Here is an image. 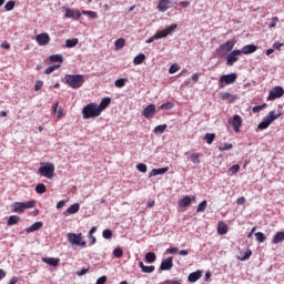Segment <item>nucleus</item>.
Wrapping results in <instances>:
<instances>
[{
  "instance_id": "obj_18",
  "label": "nucleus",
  "mask_w": 284,
  "mask_h": 284,
  "mask_svg": "<svg viewBox=\"0 0 284 284\" xmlns=\"http://www.w3.org/2000/svg\"><path fill=\"white\" fill-rule=\"evenodd\" d=\"M220 99H222V101H227V103H234V101L236 100V95L227 92H222L220 94Z\"/></svg>"
},
{
  "instance_id": "obj_34",
  "label": "nucleus",
  "mask_w": 284,
  "mask_h": 284,
  "mask_svg": "<svg viewBox=\"0 0 284 284\" xmlns=\"http://www.w3.org/2000/svg\"><path fill=\"white\" fill-rule=\"evenodd\" d=\"M115 50H122V48H125V39L124 38H119L115 40Z\"/></svg>"
},
{
  "instance_id": "obj_61",
  "label": "nucleus",
  "mask_w": 284,
  "mask_h": 284,
  "mask_svg": "<svg viewBox=\"0 0 284 284\" xmlns=\"http://www.w3.org/2000/svg\"><path fill=\"white\" fill-rule=\"evenodd\" d=\"M90 268H82L81 271L77 272V276H84V274H88Z\"/></svg>"
},
{
  "instance_id": "obj_33",
  "label": "nucleus",
  "mask_w": 284,
  "mask_h": 284,
  "mask_svg": "<svg viewBox=\"0 0 284 284\" xmlns=\"http://www.w3.org/2000/svg\"><path fill=\"white\" fill-rule=\"evenodd\" d=\"M49 61H51V63H62L63 62V55L52 54V55L49 57Z\"/></svg>"
},
{
  "instance_id": "obj_55",
  "label": "nucleus",
  "mask_w": 284,
  "mask_h": 284,
  "mask_svg": "<svg viewBox=\"0 0 284 284\" xmlns=\"http://www.w3.org/2000/svg\"><path fill=\"white\" fill-rule=\"evenodd\" d=\"M82 14H88L91 19H98L99 14L94 11H82Z\"/></svg>"
},
{
  "instance_id": "obj_36",
  "label": "nucleus",
  "mask_w": 284,
  "mask_h": 284,
  "mask_svg": "<svg viewBox=\"0 0 284 284\" xmlns=\"http://www.w3.org/2000/svg\"><path fill=\"white\" fill-rule=\"evenodd\" d=\"M270 125H272V122L268 121L267 118H265L258 125V130H267V128H270Z\"/></svg>"
},
{
  "instance_id": "obj_5",
  "label": "nucleus",
  "mask_w": 284,
  "mask_h": 284,
  "mask_svg": "<svg viewBox=\"0 0 284 284\" xmlns=\"http://www.w3.org/2000/svg\"><path fill=\"white\" fill-rule=\"evenodd\" d=\"M235 44L236 42L234 40H229L221 44L219 49H216L217 57H221V59H223V57H227V53L234 50Z\"/></svg>"
},
{
  "instance_id": "obj_53",
  "label": "nucleus",
  "mask_w": 284,
  "mask_h": 284,
  "mask_svg": "<svg viewBox=\"0 0 284 284\" xmlns=\"http://www.w3.org/2000/svg\"><path fill=\"white\" fill-rule=\"evenodd\" d=\"M136 170H139V172H142L143 174H145V172H148V165L140 163L136 165Z\"/></svg>"
},
{
  "instance_id": "obj_29",
  "label": "nucleus",
  "mask_w": 284,
  "mask_h": 284,
  "mask_svg": "<svg viewBox=\"0 0 284 284\" xmlns=\"http://www.w3.org/2000/svg\"><path fill=\"white\" fill-rule=\"evenodd\" d=\"M79 45V39L78 38H72L65 40V48H77Z\"/></svg>"
},
{
  "instance_id": "obj_63",
  "label": "nucleus",
  "mask_w": 284,
  "mask_h": 284,
  "mask_svg": "<svg viewBox=\"0 0 284 284\" xmlns=\"http://www.w3.org/2000/svg\"><path fill=\"white\" fill-rule=\"evenodd\" d=\"M67 201L62 200L60 202L57 203V210H61V207H63L65 205Z\"/></svg>"
},
{
  "instance_id": "obj_28",
  "label": "nucleus",
  "mask_w": 284,
  "mask_h": 284,
  "mask_svg": "<svg viewBox=\"0 0 284 284\" xmlns=\"http://www.w3.org/2000/svg\"><path fill=\"white\" fill-rule=\"evenodd\" d=\"M168 168H161V169H153L150 173H149V178L152 176H158V174H165V172H168Z\"/></svg>"
},
{
  "instance_id": "obj_4",
  "label": "nucleus",
  "mask_w": 284,
  "mask_h": 284,
  "mask_svg": "<svg viewBox=\"0 0 284 284\" xmlns=\"http://www.w3.org/2000/svg\"><path fill=\"white\" fill-rule=\"evenodd\" d=\"M67 239L71 245H78V247H87L88 242L83 240V234L82 233H69L67 235Z\"/></svg>"
},
{
  "instance_id": "obj_39",
  "label": "nucleus",
  "mask_w": 284,
  "mask_h": 284,
  "mask_svg": "<svg viewBox=\"0 0 284 284\" xmlns=\"http://www.w3.org/2000/svg\"><path fill=\"white\" fill-rule=\"evenodd\" d=\"M165 130H168V124H161L154 128L153 132L155 134H163V132H165Z\"/></svg>"
},
{
  "instance_id": "obj_50",
  "label": "nucleus",
  "mask_w": 284,
  "mask_h": 284,
  "mask_svg": "<svg viewBox=\"0 0 284 284\" xmlns=\"http://www.w3.org/2000/svg\"><path fill=\"white\" fill-rule=\"evenodd\" d=\"M232 148H234V145H232V143H225V144H222L221 146H219V150L220 152H225L227 150H232Z\"/></svg>"
},
{
  "instance_id": "obj_62",
  "label": "nucleus",
  "mask_w": 284,
  "mask_h": 284,
  "mask_svg": "<svg viewBox=\"0 0 284 284\" xmlns=\"http://www.w3.org/2000/svg\"><path fill=\"white\" fill-rule=\"evenodd\" d=\"M168 254H176L179 252V247H170L166 250Z\"/></svg>"
},
{
  "instance_id": "obj_11",
  "label": "nucleus",
  "mask_w": 284,
  "mask_h": 284,
  "mask_svg": "<svg viewBox=\"0 0 284 284\" xmlns=\"http://www.w3.org/2000/svg\"><path fill=\"white\" fill-rule=\"evenodd\" d=\"M144 119H153L154 114H156V105L154 104H149L144 108L142 112Z\"/></svg>"
},
{
  "instance_id": "obj_8",
  "label": "nucleus",
  "mask_w": 284,
  "mask_h": 284,
  "mask_svg": "<svg viewBox=\"0 0 284 284\" xmlns=\"http://www.w3.org/2000/svg\"><path fill=\"white\" fill-rule=\"evenodd\" d=\"M283 94H284L283 87H275L270 91L267 101H275V99H281Z\"/></svg>"
},
{
  "instance_id": "obj_6",
  "label": "nucleus",
  "mask_w": 284,
  "mask_h": 284,
  "mask_svg": "<svg viewBox=\"0 0 284 284\" xmlns=\"http://www.w3.org/2000/svg\"><path fill=\"white\" fill-rule=\"evenodd\" d=\"M38 172L41 176L45 179H54V164L47 163L44 166H40Z\"/></svg>"
},
{
  "instance_id": "obj_52",
  "label": "nucleus",
  "mask_w": 284,
  "mask_h": 284,
  "mask_svg": "<svg viewBox=\"0 0 284 284\" xmlns=\"http://www.w3.org/2000/svg\"><path fill=\"white\" fill-rule=\"evenodd\" d=\"M102 236H103V239H106V240L112 239V230H110V229L104 230L102 232Z\"/></svg>"
},
{
  "instance_id": "obj_7",
  "label": "nucleus",
  "mask_w": 284,
  "mask_h": 284,
  "mask_svg": "<svg viewBox=\"0 0 284 284\" xmlns=\"http://www.w3.org/2000/svg\"><path fill=\"white\" fill-rule=\"evenodd\" d=\"M236 73L222 75L219 80V88L223 89L225 85H232V83L236 82Z\"/></svg>"
},
{
  "instance_id": "obj_64",
  "label": "nucleus",
  "mask_w": 284,
  "mask_h": 284,
  "mask_svg": "<svg viewBox=\"0 0 284 284\" xmlns=\"http://www.w3.org/2000/svg\"><path fill=\"white\" fill-rule=\"evenodd\" d=\"M237 205H245V197L241 196L236 200Z\"/></svg>"
},
{
  "instance_id": "obj_56",
  "label": "nucleus",
  "mask_w": 284,
  "mask_h": 284,
  "mask_svg": "<svg viewBox=\"0 0 284 284\" xmlns=\"http://www.w3.org/2000/svg\"><path fill=\"white\" fill-rule=\"evenodd\" d=\"M277 23H278V17H273L271 19V23L268 24V28H276Z\"/></svg>"
},
{
  "instance_id": "obj_3",
  "label": "nucleus",
  "mask_w": 284,
  "mask_h": 284,
  "mask_svg": "<svg viewBox=\"0 0 284 284\" xmlns=\"http://www.w3.org/2000/svg\"><path fill=\"white\" fill-rule=\"evenodd\" d=\"M178 26L176 24H171L170 27L165 28L162 31L156 32L154 36L145 40V43H153L156 41V39H165V37H169V34H172L174 30H176Z\"/></svg>"
},
{
  "instance_id": "obj_23",
  "label": "nucleus",
  "mask_w": 284,
  "mask_h": 284,
  "mask_svg": "<svg viewBox=\"0 0 284 284\" xmlns=\"http://www.w3.org/2000/svg\"><path fill=\"white\" fill-rule=\"evenodd\" d=\"M252 256V250L247 248L246 251H240L237 256L239 261H247Z\"/></svg>"
},
{
  "instance_id": "obj_21",
  "label": "nucleus",
  "mask_w": 284,
  "mask_h": 284,
  "mask_svg": "<svg viewBox=\"0 0 284 284\" xmlns=\"http://www.w3.org/2000/svg\"><path fill=\"white\" fill-rule=\"evenodd\" d=\"M110 103H112L111 98H103L100 102V105H98V110H100V112H103V110H105V108H108Z\"/></svg>"
},
{
  "instance_id": "obj_13",
  "label": "nucleus",
  "mask_w": 284,
  "mask_h": 284,
  "mask_svg": "<svg viewBox=\"0 0 284 284\" xmlns=\"http://www.w3.org/2000/svg\"><path fill=\"white\" fill-rule=\"evenodd\" d=\"M173 261H174L173 257H168V258L163 260L160 265V270H162L163 272H168V270H172V267H174Z\"/></svg>"
},
{
  "instance_id": "obj_54",
  "label": "nucleus",
  "mask_w": 284,
  "mask_h": 284,
  "mask_svg": "<svg viewBox=\"0 0 284 284\" xmlns=\"http://www.w3.org/2000/svg\"><path fill=\"white\" fill-rule=\"evenodd\" d=\"M241 170V165L239 164H234L233 166H231L229 169V172H231L232 174H237V172Z\"/></svg>"
},
{
  "instance_id": "obj_48",
  "label": "nucleus",
  "mask_w": 284,
  "mask_h": 284,
  "mask_svg": "<svg viewBox=\"0 0 284 284\" xmlns=\"http://www.w3.org/2000/svg\"><path fill=\"white\" fill-rule=\"evenodd\" d=\"M113 256H115V258H121L123 256V248L116 247L113 250Z\"/></svg>"
},
{
  "instance_id": "obj_27",
  "label": "nucleus",
  "mask_w": 284,
  "mask_h": 284,
  "mask_svg": "<svg viewBox=\"0 0 284 284\" xmlns=\"http://www.w3.org/2000/svg\"><path fill=\"white\" fill-rule=\"evenodd\" d=\"M284 241V232H277L272 240V243H274V245H278V243H283Z\"/></svg>"
},
{
  "instance_id": "obj_51",
  "label": "nucleus",
  "mask_w": 284,
  "mask_h": 284,
  "mask_svg": "<svg viewBox=\"0 0 284 284\" xmlns=\"http://www.w3.org/2000/svg\"><path fill=\"white\" fill-rule=\"evenodd\" d=\"M172 108H174V103H172V102H166V103H163V104L160 106V110H172Z\"/></svg>"
},
{
  "instance_id": "obj_45",
  "label": "nucleus",
  "mask_w": 284,
  "mask_h": 284,
  "mask_svg": "<svg viewBox=\"0 0 284 284\" xmlns=\"http://www.w3.org/2000/svg\"><path fill=\"white\" fill-rule=\"evenodd\" d=\"M205 210H207V201H202L196 209V212H205Z\"/></svg>"
},
{
  "instance_id": "obj_20",
  "label": "nucleus",
  "mask_w": 284,
  "mask_h": 284,
  "mask_svg": "<svg viewBox=\"0 0 284 284\" xmlns=\"http://www.w3.org/2000/svg\"><path fill=\"white\" fill-rule=\"evenodd\" d=\"M158 10L160 12H168V10H170V0H160Z\"/></svg>"
},
{
  "instance_id": "obj_30",
  "label": "nucleus",
  "mask_w": 284,
  "mask_h": 284,
  "mask_svg": "<svg viewBox=\"0 0 284 284\" xmlns=\"http://www.w3.org/2000/svg\"><path fill=\"white\" fill-rule=\"evenodd\" d=\"M19 221H21V217L18 215H11L8 219L7 225L12 226V225H17L19 223Z\"/></svg>"
},
{
  "instance_id": "obj_38",
  "label": "nucleus",
  "mask_w": 284,
  "mask_h": 284,
  "mask_svg": "<svg viewBox=\"0 0 284 284\" xmlns=\"http://www.w3.org/2000/svg\"><path fill=\"white\" fill-rule=\"evenodd\" d=\"M146 263H154L156 261V254L154 252H149L145 254Z\"/></svg>"
},
{
  "instance_id": "obj_49",
  "label": "nucleus",
  "mask_w": 284,
  "mask_h": 284,
  "mask_svg": "<svg viewBox=\"0 0 284 284\" xmlns=\"http://www.w3.org/2000/svg\"><path fill=\"white\" fill-rule=\"evenodd\" d=\"M16 2L13 0H10L4 9L7 12H11V10H14Z\"/></svg>"
},
{
  "instance_id": "obj_42",
  "label": "nucleus",
  "mask_w": 284,
  "mask_h": 284,
  "mask_svg": "<svg viewBox=\"0 0 284 284\" xmlns=\"http://www.w3.org/2000/svg\"><path fill=\"white\" fill-rule=\"evenodd\" d=\"M125 83H128V79L122 78V79L115 80L114 85H115V88H124Z\"/></svg>"
},
{
  "instance_id": "obj_37",
  "label": "nucleus",
  "mask_w": 284,
  "mask_h": 284,
  "mask_svg": "<svg viewBox=\"0 0 284 284\" xmlns=\"http://www.w3.org/2000/svg\"><path fill=\"white\" fill-rule=\"evenodd\" d=\"M47 191H48V189L45 187V184H43V183L37 184V186H36L37 194H45Z\"/></svg>"
},
{
  "instance_id": "obj_60",
  "label": "nucleus",
  "mask_w": 284,
  "mask_h": 284,
  "mask_svg": "<svg viewBox=\"0 0 284 284\" xmlns=\"http://www.w3.org/2000/svg\"><path fill=\"white\" fill-rule=\"evenodd\" d=\"M164 284H183L181 280H166Z\"/></svg>"
},
{
  "instance_id": "obj_31",
  "label": "nucleus",
  "mask_w": 284,
  "mask_h": 284,
  "mask_svg": "<svg viewBox=\"0 0 284 284\" xmlns=\"http://www.w3.org/2000/svg\"><path fill=\"white\" fill-rule=\"evenodd\" d=\"M81 210V205L79 203L72 204L69 209H67L68 214H77Z\"/></svg>"
},
{
  "instance_id": "obj_17",
  "label": "nucleus",
  "mask_w": 284,
  "mask_h": 284,
  "mask_svg": "<svg viewBox=\"0 0 284 284\" xmlns=\"http://www.w3.org/2000/svg\"><path fill=\"white\" fill-rule=\"evenodd\" d=\"M43 263H47V265H51V267H58L61 260L59 257H43Z\"/></svg>"
},
{
  "instance_id": "obj_10",
  "label": "nucleus",
  "mask_w": 284,
  "mask_h": 284,
  "mask_svg": "<svg viewBox=\"0 0 284 284\" xmlns=\"http://www.w3.org/2000/svg\"><path fill=\"white\" fill-rule=\"evenodd\" d=\"M239 57H241V50H233L226 55V65H234L239 61Z\"/></svg>"
},
{
  "instance_id": "obj_2",
  "label": "nucleus",
  "mask_w": 284,
  "mask_h": 284,
  "mask_svg": "<svg viewBox=\"0 0 284 284\" xmlns=\"http://www.w3.org/2000/svg\"><path fill=\"white\" fill-rule=\"evenodd\" d=\"M83 119H97L101 116V110L97 103H89L82 109Z\"/></svg>"
},
{
  "instance_id": "obj_14",
  "label": "nucleus",
  "mask_w": 284,
  "mask_h": 284,
  "mask_svg": "<svg viewBox=\"0 0 284 284\" xmlns=\"http://www.w3.org/2000/svg\"><path fill=\"white\" fill-rule=\"evenodd\" d=\"M36 41L38 45H48V43H50V34L40 33L36 37Z\"/></svg>"
},
{
  "instance_id": "obj_47",
  "label": "nucleus",
  "mask_w": 284,
  "mask_h": 284,
  "mask_svg": "<svg viewBox=\"0 0 284 284\" xmlns=\"http://www.w3.org/2000/svg\"><path fill=\"white\" fill-rule=\"evenodd\" d=\"M181 70L179 64H172L169 69V74H176Z\"/></svg>"
},
{
  "instance_id": "obj_59",
  "label": "nucleus",
  "mask_w": 284,
  "mask_h": 284,
  "mask_svg": "<svg viewBox=\"0 0 284 284\" xmlns=\"http://www.w3.org/2000/svg\"><path fill=\"white\" fill-rule=\"evenodd\" d=\"M108 282V276L103 275L97 280L95 284H105Z\"/></svg>"
},
{
  "instance_id": "obj_9",
  "label": "nucleus",
  "mask_w": 284,
  "mask_h": 284,
  "mask_svg": "<svg viewBox=\"0 0 284 284\" xmlns=\"http://www.w3.org/2000/svg\"><path fill=\"white\" fill-rule=\"evenodd\" d=\"M229 123L232 125L234 132H241V125H243L241 115H234L233 119H229Z\"/></svg>"
},
{
  "instance_id": "obj_16",
  "label": "nucleus",
  "mask_w": 284,
  "mask_h": 284,
  "mask_svg": "<svg viewBox=\"0 0 284 284\" xmlns=\"http://www.w3.org/2000/svg\"><path fill=\"white\" fill-rule=\"evenodd\" d=\"M195 199L196 197L194 195L192 197L186 195L180 200L179 205L180 207H190V205H192V201H195Z\"/></svg>"
},
{
  "instance_id": "obj_58",
  "label": "nucleus",
  "mask_w": 284,
  "mask_h": 284,
  "mask_svg": "<svg viewBox=\"0 0 284 284\" xmlns=\"http://www.w3.org/2000/svg\"><path fill=\"white\" fill-rule=\"evenodd\" d=\"M267 104L264 103L262 105H256V106H253V112L256 114L258 112H261V110H263V108H265Z\"/></svg>"
},
{
  "instance_id": "obj_41",
  "label": "nucleus",
  "mask_w": 284,
  "mask_h": 284,
  "mask_svg": "<svg viewBox=\"0 0 284 284\" xmlns=\"http://www.w3.org/2000/svg\"><path fill=\"white\" fill-rule=\"evenodd\" d=\"M145 60V54H139L134 58L133 63L134 65H141V63H143V61Z\"/></svg>"
},
{
  "instance_id": "obj_32",
  "label": "nucleus",
  "mask_w": 284,
  "mask_h": 284,
  "mask_svg": "<svg viewBox=\"0 0 284 284\" xmlns=\"http://www.w3.org/2000/svg\"><path fill=\"white\" fill-rule=\"evenodd\" d=\"M227 232V224L225 222H219L217 224V233L223 235Z\"/></svg>"
},
{
  "instance_id": "obj_22",
  "label": "nucleus",
  "mask_w": 284,
  "mask_h": 284,
  "mask_svg": "<svg viewBox=\"0 0 284 284\" xmlns=\"http://www.w3.org/2000/svg\"><path fill=\"white\" fill-rule=\"evenodd\" d=\"M281 116H283V113L281 112L276 113V111H270L266 119L270 121V123H274V121H276V119H281Z\"/></svg>"
},
{
  "instance_id": "obj_25",
  "label": "nucleus",
  "mask_w": 284,
  "mask_h": 284,
  "mask_svg": "<svg viewBox=\"0 0 284 284\" xmlns=\"http://www.w3.org/2000/svg\"><path fill=\"white\" fill-rule=\"evenodd\" d=\"M13 212H16L18 214H23V212H26V206H24L23 202H16L13 204Z\"/></svg>"
},
{
  "instance_id": "obj_43",
  "label": "nucleus",
  "mask_w": 284,
  "mask_h": 284,
  "mask_svg": "<svg viewBox=\"0 0 284 284\" xmlns=\"http://www.w3.org/2000/svg\"><path fill=\"white\" fill-rule=\"evenodd\" d=\"M59 68H61V64L50 65L44 70V74H52V72H54V70H59Z\"/></svg>"
},
{
  "instance_id": "obj_46",
  "label": "nucleus",
  "mask_w": 284,
  "mask_h": 284,
  "mask_svg": "<svg viewBox=\"0 0 284 284\" xmlns=\"http://www.w3.org/2000/svg\"><path fill=\"white\" fill-rule=\"evenodd\" d=\"M24 205V210H32L34 205H37V202L34 200L28 201V202H22Z\"/></svg>"
},
{
  "instance_id": "obj_44",
  "label": "nucleus",
  "mask_w": 284,
  "mask_h": 284,
  "mask_svg": "<svg viewBox=\"0 0 284 284\" xmlns=\"http://www.w3.org/2000/svg\"><path fill=\"white\" fill-rule=\"evenodd\" d=\"M255 239L258 243H265L267 237L265 236V234L263 232H257V233H255Z\"/></svg>"
},
{
  "instance_id": "obj_57",
  "label": "nucleus",
  "mask_w": 284,
  "mask_h": 284,
  "mask_svg": "<svg viewBox=\"0 0 284 284\" xmlns=\"http://www.w3.org/2000/svg\"><path fill=\"white\" fill-rule=\"evenodd\" d=\"M41 88H43V81L39 80L34 84L36 92H39V90H41Z\"/></svg>"
},
{
  "instance_id": "obj_35",
  "label": "nucleus",
  "mask_w": 284,
  "mask_h": 284,
  "mask_svg": "<svg viewBox=\"0 0 284 284\" xmlns=\"http://www.w3.org/2000/svg\"><path fill=\"white\" fill-rule=\"evenodd\" d=\"M214 139H216V134L214 133H206L204 135V140L206 141L207 145H212V143H214Z\"/></svg>"
},
{
  "instance_id": "obj_1",
  "label": "nucleus",
  "mask_w": 284,
  "mask_h": 284,
  "mask_svg": "<svg viewBox=\"0 0 284 284\" xmlns=\"http://www.w3.org/2000/svg\"><path fill=\"white\" fill-rule=\"evenodd\" d=\"M64 83L72 90H79L85 83V75L83 74H67L64 75Z\"/></svg>"
},
{
  "instance_id": "obj_26",
  "label": "nucleus",
  "mask_w": 284,
  "mask_h": 284,
  "mask_svg": "<svg viewBox=\"0 0 284 284\" xmlns=\"http://www.w3.org/2000/svg\"><path fill=\"white\" fill-rule=\"evenodd\" d=\"M202 275H203V273L201 271H196V272L189 274L190 283H196V281H199V278H201Z\"/></svg>"
},
{
  "instance_id": "obj_15",
  "label": "nucleus",
  "mask_w": 284,
  "mask_h": 284,
  "mask_svg": "<svg viewBox=\"0 0 284 284\" xmlns=\"http://www.w3.org/2000/svg\"><path fill=\"white\" fill-rule=\"evenodd\" d=\"M258 50L256 44H246L240 50V54H254Z\"/></svg>"
},
{
  "instance_id": "obj_24",
  "label": "nucleus",
  "mask_w": 284,
  "mask_h": 284,
  "mask_svg": "<svg viewBox=\"0 0 284 284\" xmlns=\"http://www.w3.org/2000/svg\"><path fill=\"white\" fill-rule=\"evenodd\" d=\"M139 267L141 268V271L144 274H152V272H154V270H155L154 265L145 266V264H143V262H139Z\"/></svg>"
},
{
  "instance_id": "obj_19",
  "label": "nucleus",
  "mask_w": 284,
  "mask_h": 284,
  "mask_svg": "<svg viewBox=\"0 0 284 284\" xmlns=\"http://www.w3.org/2000/svg\"><path fill=\"white\" fill-rule=\"evenodd\" d=\"M43 227V222H36L31 226L26 229L27 234H31V232H39Z\"/></svg>"
},
{
  "instance_id": "obj_12",
  "label": "nucleus",
  "mask_w": 284,
  "mask_h": 284,
  "mask_svg": "<svg viewBox=\"0 0 284 284\" xmlns=\"http://www.w3.org/2000/svg\"><path fill=\"white\" fill-rule=\"evenodd\" d=\"M64 17L67 19H74L75 21H78V19H81V11L75 9H65Z\"/></svg>"
},
{
  "instance_id": "obj_40",
  "label": "nucleus",
  "mask_w": 284,
  "mask_h": 284,
  "mask_svg": "<svg viewBox=\"0 0 284 284\" xmlns=\"http://www.w3.org/2000/svg\"><path fill=\"white\" fill-rule=\"evenodd\" d=\"M191 161L194 165H199V163H201V153L191 154Z\"/></svg>"
}]
</instances>
